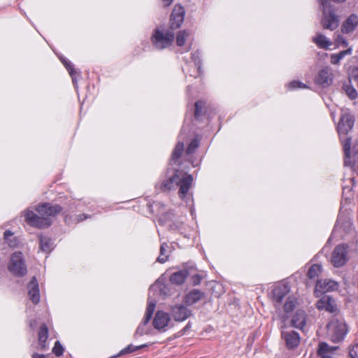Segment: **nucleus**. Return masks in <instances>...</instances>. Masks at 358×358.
<instances>
[{
	"label": "nucleus",
	"mask_w": 358,
	"mask_h": 358,
	"mask_svg": "<svg viewBox=\"0 0 358 358\" xmlns=\"http://www.w3.org/2000/svg\"><path fill=\"white\" fill-rule=\"evenodd\" d=\"M31 358H46V357L43 355H40L38 353H34L31 356Z\"/></svg>",
	"instance_id": "nucleus-50"
},
{
	"label": "nucleus",
	"mask_w": 358,
	"mask_h": 358,
	"mask_svg": "<svg viewBox=\"0 0 358 358\" xmlns=\"http://www.w3.org/2000/svg\"><path fill=\"white\" fill-rule=\"evenodd\" d=\"M281 317L283 320H285L287 318V317L285 315H282Z\"/></svg>",
	"instance_id": "nucleus-53"
},
{
	"label": "nucleus",
	"mask_w": 358,
	"mask_h": 358,
	"mask_svg": "<svg viewBox=\"0 0 358 358\" xmlns=\"http://www.w3.org/2000/svg\"><path fill=\"white\" fill-rule=\"evenodd\" d=\"M347 191H348V192H350V189L349 188H348V187H344V188H343V197L345 198V199H346V200H347V199H350V197H348V196H345V195H346V192H347Z\"/></svg>",
	"instance_id": "nucleus-51"
},
{
	"label": "nucleus",
	"mask_w": 358,
	"mask_h": 358,
	"mask_svg": "<svg viewBox=\"0 0 358 358\" xmlns=\"http://www.w3.org/2000/svg\"><path fill=\"white\" fill-rule=\"evenodd\" d=\"M338 287V282L334 280L329 279L320 280L316 283L315 294L317 297H319L324 293L337 290Z\"/></svg>",
	"instance_id": "nucleus-15"
},
{
	"label": "nucleus",
	"mask_w": 358,
	"mask_h": 358,
	"mask_svg": "<svg viewBox=\"0 0 358 358\" xmlns=\"http://www.w3.org/2000/svg\"><path fill=\"white\" fill-rule=\"evenodd\" d=\"M187 275V271L185 269L178 271L172 273L169 280L173 284L181 285L185 282Z\"/></svg>",
	"instance_id": "nucleus-28"
},
{
	"label": "nucleus",
	"mask_w": 358,
	"mask_h": 358,
	"mask_svg": "<svg viewBox=\"0 0 358 358\" xmlns=\"http://www.w3.org/2000/svg\"><path fill=\"white\" fill-rule=\"evenodd\" d=\"M347 249V245L342 244L337 245L334 250L331 257V262L335 267H341L346 263L348 260Z\"/></svg>",
	"instance_id": "nucleus-14"
},
{
	"label": "nucleus",
	"mask_w": 358,
	"mask_h": 358,
	"mask_svg": "<svg viewBox=\"0 0 358 358\" xmlns=\"http://www.w3.org/2000/svg\"><path fill=\"white\" fill-rule=\"evenodd\" d=\"M159 222L171 230H181L183 227V221L176 218L172 212L162 214Z\"/></svg>",
	"instance_id": "nucleus-13"
},
{
	"label": "nucleus",
	"mask_w": 358,
	"mask_h": 358,
	"mask_svg": "<svg viewBox=\"0 0 358 358\" xmlns=\"http://www.w3.org/2000/svg\"><path fill=\"white\" fill-rule=\"evenodd\" d=\"M184 150V143L178 142L172 153L171 161L176 162L181 156Z\"/></svg>",
	"instance_id": "nucleus-35"
},
{
	"label": "nucleus",
	"mask_w": 358,
	"mask_h": 358,
	"mask_svg": "<svg viewBox=\"0 0 358 358\" xmlns=\"http://www.w3.org/2000/svg\"><path fill=\"white\" fill-rule=\"evenodd\" d=\"M28 289V296L29 299L34 303L36 304L40 301V293L38 284L35 277H34L27 286Z\"/></svg>",
	"instance_id": "nucleus-20"
},
{
	"label": "nucleus",
	"mask_w": 358,
	"mask_h": 358,
	"mask_svg": "<svg viewBox=\"0 0 358 358\" xmlns=\"http://www.w3.org/2000/svg\"><path fill=\"white\" fill-rule=\"evenodd\" d=\"M38 336L39 348L41 350H43L46 348L45 343L48 337V329L46 325L43 324L41 327Z\"/></svg>",
	"instance_id": "nucleus-29"
},
{
	"label": "nucleus",
	"mask_w": 358,
	"mask_h": 358,
	"mask_svg": "<svg viewBox=\"0 0 358 358\" xmlns=\"http://www.w3.org/2000/svg\"><path fill=\"white\" fill-rule=\"evenodd\" d=\"M61 62L68 70L70 76H71L73 83L74 85H76V78L78 76V73L75 71L73 66L67 59L61 58Z\"/></svg>",
	"instance_id": "nucleus-33"
},
{
	"label": "nucleus",
	"mask_w": 358,
	"mask_h": 358,
	"mask_svg": "<svg viewBox=\"0 0 358 358\" xmlns=\"http://www.w3.org/2000/svg\"><path fill=\"white\" fill-rule=\"evenodd\" d=\"M289 292V287L285 283L275 285L271 291V299L275 308L279 311V315H280V309L283 303V300L288 295Z\"/></svg>",
	"instance_id": "nucleus-8"
},
{
	"label": "nucleus",
	"mask_w": 358,
	"mask_h": 358,
	"mask_svg": "<svg viewBox=\"0 0 358 358\" xmlns=\"http://www.w3.org/2000/svg\"><path fill=\"white\" fill-rule=\"evenodd\" d=\"M172 316L176 321L185 320L191 315V311L182 305H176L172 308Z\"/></svg>",
	"instance_id": "nucleus-19"
},
{
	"label": "nucleus",
	"mask_w": 358,
	"mask_h": 358,
	"mask_svg": "<svg viewBox=\"0 0 358 358\" xmlns=\"http://www.w3.org/2000/svg\"><path fill=\"white\" fill-rule=\"evenodd\" d=\"M327 336L334 343H339L343 341L348 329L346 323L342 317H334L327 326Z\"/></svg>",
	"instance_id": "nucleus-4"
},
{
	"label": "nucleus",
	"mask_w": 358,
	"mask_h": 358,
	"mask_svg": "<svg viewBox=\"0 0 358 358\" xmlns=\"http://www.w3.org/2000/svg\"><path fill=\"white\" fill-rule=\"evenodd\" d=\"M322 266L319 264H313L308 271V276L309 278H314L321 273Z\"/></svg>",
	"instance_id": "nucleus-37"
},
{
	"label": "nucleus",
	"mask_w": 358,
	"mask_h": 358,
	"mask_svg": "<svg viewBox=\"0 0 358 358\" xmlns=\"http://www.w3.org/2000/svg\"><path fill=\"white\" fill-rule=\"evenodd\" d=\"M354 117L348 111L342 109L341 120L338 122L337 130L340 136L341 141L345 140L346 134L350 131L354 125Z\"/></svg>",
	"instance_id": "nucleus-9"
},
{
	"label": "nucleus",
	"mask_w": 358,
	"mask_h": 358,
	"mask_svg": "<svg viewBox=\"0 0 358 358\" xmlns=\"http://www.w3.org/2000/svg\"><path fill=\"white\" fill-rule=\"evenodd\" d=\"M193 34L188 30H180L178 32L176 36V42L178 47H179L182 52H189L193 43Z\"/></svg>",
	"instance_id": "nucleus-11"
},
{
	"label": "nucleus",
	"mask_w": 358,
	"mask_h": 358,
	"mask_svg": "<svg viewBox=\"0 0 358 358\" xmlns=\"http://www.w3.org/2000/svg\"><path fill=\"white\" fill-rule=\"evenodd\" d=\"M342 89L350 99H355L357 98V92L352 85L350 80L343 84Z\"/></svg>",
	"instance_id": "nucleus-31"
},
{
	"label": "nucleus",
	"mask_w": 358,
	"mask_h": 358,
	"mask_svg": "<svg viewBox=\"0 0 358 358\" xmlns=\"http://www.w3.org/2000/svg\"><path fill=\"white\" fill-rule=\"evenodd\" d=\"M341 141L345 152L344 164L352 167L358 162V140L352 142L350 138H347Z\"/></svg>",
	"instance_id": "nucleus-6"
},
{
	"label": "nucleus",
	"mask_w": 358,
	"mask_h": 358,
	"mask_svg": "<svg viewBox=\"0 0 358 358\" xmlns=\"http://www.w3.org/2000/svg\"><path fill=\"white\" fill-rule=\"evenodd\" d=\"M203 297V293L198 289H193L185 296V303L192 305Z\"/></svg>",
	"instance_id": "nucleus-27"
},
{
	"label": "nucleus",
	"mask_w": 358,
	"mask_h": 358,
	"mask_svg": "<svg viewBox=\"0 0 358 358\" xmlns=\"http://www.w3.org/2000/svg\"><path fill=\"white\" fill-rule=\"evenodd\" d=\"M323 11L322 24L324 29L334 30L338 26V18L330 7L329 0H318Z\"/></svg>",
	"instance_id": "nucleus-5"
},
{
	"label": "nucleus",
	"mask_w": 358,
	"mask_h": 358,
	"mask_svg": "<svg viewBox=\"0 0 358 358\" xmlns=\"http://www.w3.org/2000/svg\"><path fill=\"white\" fill-rule=\"evenodd\" d=\"M145 346H146V345H138V346H134L133 345H129L127 348H124V349H122L118 355L120 356V355H125V354L134 352L136 350H137L138 349H141V348H143Z\"/></svg>",
	"instance_id": "nucleus-38"
},
{
	"label": "nucleus",
	"mask_w": 358,
	"mask_h": 358,
	"mask_svg": "<svg viewBox=\"0 0 358 358\" xmlns=\"http://www.w3.org/2000/svg\"><path fill=\"white\" fill-rule=\"evenodd\" d=\"M204 106V102L202 101H199L195 103V111H194V115L196 118H198L201 113V110Z\"/></svg>",
	"instance_id": "nucleus-42"
},
{
	"label": "nucleus",
	"mask_w": 358,
	"mask_h": 358,
	"mask_svg": "<svg viewBox=\"0 0 358 358\" xmlns=\"http://www.w3.org/2000/svg\"><path fill=\"white\" fill-rule=\"evenodd\" d=\"M52 352L57 357L61 356L63 354L64 348L59 341L55 342V346L52 348Z\"/></svg>",
	"instance_id": "nucleus-41"
},
{
	"label": "nucleus",
	"mask_w": 358,
	"mask_h": 358,
	"mask_svg": "<svg viewBox=\"0 0 358 358\" xmlns=\"http://www.w3.org/2000/svg\"><path fill=\"white\" fill-rule=\"evenodd\" d=\"M201 52L197 50L192 54V59L193 62L194 72L191 73L189 70V67L191 66L190 64H187L185 67H183V71L185 73H189L190 76L196 77L200 73L201 69V60H200Z\"/></svg>",
	"instance_id": "nucleus-21"
},
{
	"label": "nucleus",
	"mask_w": 358,
	"mask_h": 358,
	"mask_svg": "<svg viewBox=\"0 0 358 358\" xmlns=\"http://www.w3.org/2000/svg\"><path fill=\"white\" fill-rule=\"evenodd\" d=\"M334 75L333 69L329 66L322 67L317 74L315 83L322 87H328L333 83Z\"/></svg>",
	"instance_id": "nucleus-12"
},
{
	"label": "nucleus",
	"mask_w": 358,
	"mask_h": 358,
	"mask_svg": "<svg viewBox=\"0 0 358 358\" xmlns=\"http://www.w3.org/2000/svg\"><path fill=\"white\" fill-rule=\"evenodd\" d=\"M185 17V10L181 6L176 5L171 15V28L178 29L182 24Z\"/></svg>",
	"instance_id": "nucleus-17"
},
{
	"label": "nucleus",
	"mask_w": 358,
	"mask_h": 358,
	"mask_svg": "<svg viewBox=\"0 0 358 358\" xmlns=\"http://www.w3.org/2000/svg\"><path fill=\"white\" fill-rule=\"evenodd\" d=\"M201 278L199 275H195L193 276V283L196 285L200 283Z\"/></svg>",
	"instance_id": "nucleus-47"
},
{
	"label": "nucleus",
	"mask_w": 358,
	"mask_h": 358,
	"mask_svg": "<svg viewBox=\"0 0 358 358\" xmlns=\"http://www.w3.org/2000/svg\"><path fill=\"white\" fill-rule=\"evenodd\" d=\"M306 322V315L302 310H296L291 320L292 325L299 329H302L304 327Z\"/></svg>",
	"instance_id": "nucleus-24"
},
{
	"label": "nucleus",
	"mask_w": 358,
	"mask_h": 358,
	"mask_svg": "<svg viewBox=\"0 0 358 358\" xmlns=\"http://www.w3.org/2000/svg\"><path fill=\"white\" fill-rule=\"evenodd\" d=\"M170 252L169 246L166 243H162L160 246V253L157 258V261L160 263L166 262L169 259Z\"/></svg>",
	"instance_id": "nucleus-32"
},
{
	"label": "nucleus",
	"mask_w": 358,
	"mask_h": 358,
	"mask_svg": "<svg viewBox=\"0 0 358 358\" xmlns=\"http://www.w3.org/2000/svg\"><path fill=\"white\" fill-rule=\"evenodd\" d=\"M335 41L338 45H342L346 47L348 45L347 41L341 35H337L335 38Z\"/></svg>",
	"instance_id": "nucleus-45"
},
{
	"label": "nucleus",
	"mask_w": 358,
	"mask_h": 358,
	"mask_svg": "<svg viewBox=\"0 0 358 358\" xmlns=\"http://www.w3.org/2000/svg\"><path fill=\"white\" fill-rule=\"evenodd\" d=\"M288 87L289 89L306 88L307 86L303 83H301L297 80H293L288 84Z\"/></svg>",
	"instance_id": "nucleus-43"
},
{
	"label": "nucleus",
	"mask_w": 358,
	"mask_h": 358,
	"mask_svg": "<svg viewBox=\"0 0 358 358\" xmlns=\"http://www.w3.org/2000/svg\"><path fill=\"white\" fill-rule=\"evenodd\" d=\"M350 223L348 221H345V217L343 215V212L341 210L338 214V217L336 221V227H345L349 226Z\"/></svg>",
	"instance_id": "nucleus-39"
},
{
	"label": "nucleus",
	"mask_w": 358,
	"mask_h": 358,
	"mask_svg": "<svg viewBox=\"0 0 358 358\" xmlns=\"http://www.w3.org/2000/svg\"><path fill=\"white\" fill-rule=\"evenodd\" d=\"M334 1H336V2H344L346 0H334Z\"/></svg>",
	"instance_id": "nucleus-54"
},
{
	"label": "nucleus",
	"mask_w": 358,
	"mask_h": 358,
	"mask_svg": "<svg viewBox=\"0 0 358 358\" xmlns=\"http://www.w3.org/2000/svg\"><path fill=\"white\" fill-rule=\"evenodd\" d=\"M13 232H11L10 230H6L4 234H3V236H4V238L5 239H8V238L9 236H11L13 235Z\"/></svg>",
	"instance_id": "nucleus-49"
},
{
	"label": "nucleus",
	"mask_w": 358,
	"mask_h": 358,
	"mask_svg": "<svg viewBox=\"0 0 358 358\" xmlns=\"http://www.w3.org/2000/svg\"><path fill=\"white\" fill-rule=\"evenodd\" d=\"M358 25V16L355 14L350 15L342 25V31L343 33H350Z\"/></svg>",
	"instance_id": "nucleus-25"
},
{
	"label": "nucleus",
	"mask_w": 358,
	"mask_h": 358,
	"mask_svg": "<svg viewBox=\"0 0 358 358\" xmlns=\"http://www.w3.org/2000/svg\"><path fill=\"white\" fill-rule=\"evenodd\" d=\"M296 300L293 296H288L283 305V310L285 313L291 312L296 306Z\"/></svg>",
	"instance_id": "nucleus-36"
},
{
	"label": "nucleus",
	"mask_w": 358,
	"mask_h": 358,
	"mask_svg": "<svg viewBox=\"0 0 358 358\" xmlns=\"http://www.w3.org/2000/svg\"><path fill=\"white\" fill-rule=\"evenodd\" d=\"M53 243L48 237H40V249L41 250L49 253L52 249Z\"/></svg>",
	"instance_id": "nucleus-34"
},
{
	"label": "nucleus",
	"mask_w": 358,
	"mask_h": 358,
	"mask_svg": "<svg viewBox=\"0 0 358 358\" xmlns=\"http://www.w3.org/2000/svg\"><path fill=\"white\" fill-rule=\"evenodd\" d=\"M198 147H199V141H198V140L197 139H194L189 144V145H188V147L187 148V150H186V153L187 155H191L192 153H193L196 150V148Z\"/></svg>",
	"instance_id": "nucleus-40"
},
{
	"label": "nucleus",
	"mask_w": 358,
	"mask_h": 358,
	"mask_svg": "<svg viewBox=\"0 0 358 358\" xmlns=\"http://www.w3.org/2000/svg\"><path fill=\"white\" fill-rule=\"evenodd\" d=\"M282 336L284 338L286 345L289 348H294L299 343V335L294 331H283L282 332Z\"/></svg>",
	"instance_id": "nucleus-22"
},
{
	"label": "nucleus",
	"mask_w": 358,
	"mask_h": 358,
	"mask_svg": "<svg viewBox=\"0 0 358 358\" xmlns=\"http://www.w3.org/2000/svg\"><path fill=\"white\" fill-rule=\"evenodd\" d=\"M35 210L38 214H36L30 208L24 210L25 222L31 227L42 229L51 225V217L60 213L62 208L58 205L45 203L38 206Z\"/></svg>",
	"instance_id": "nucleus-1"
},
{
	"label": "nucleus",
	"mask_w": 358,
	"mask_h": 358,
	"mask_svg": "<svg viewBox=\"0 0 358 358\" xmlns=\"http://www.w3.org/2000/svg\"><path fill=\"white\" fill-rule=\"evenodd\" d=\"M155 306H156V303L155 301H149L148 302V306L146 308L145 317L143 320V321L141 322V323L138 325V327L135 332V334H134L135 337L141 336L144 334H150V327H148V322H149L150 320L151 319L152 314L155 311Z\"/></svg>",
	"instance_id": "nucleus-10"
},
{
	"label": "nucleus",
	"mask_w": 358,
	"mask_h": 358,
	"mask_svg": "<svg viewBox=\"0 0 358 358\" xmlns=\"http://www.w3.org/2000/svg\"><path fill=\"white\" fill-rule=\"evenodd\" d=\"M350 78H352L355 82L358 87V68L352 71Z\"/></svg>",
	"instance_id": "nucleus-46"
},
{
	"label": "nucleus",
	"mask_w": 358,
	"mask_h": 358,
	"mask_svg": "<svg viewBox=\"0 0 358 358\" xmlns=\"http://www.w3.org/2000/svg\"><path fill=\"white\" fill-rule=\"evenodd\" d=\"M175 35L172 30L159 27L153 31L150 41L155 49L161 50L171 47Z\"/></svg>",
	"instance_id": "nucleus-3"
},
{
	"label": "nucleus",
	"mask_w": 358,
	"mask_h": 358,
	"mask_svg": "<svg viewBox=\"0 0 358 358\" xmlns=\"http://www.w3.org/2000/svg\"><path fill=\"white\" fill-rule=\"evenodd\" d=\"M170 321V317L168 313L163 311H157L154 320L153 326L158 330L164 329Z\"/></svg>",
	"instance_id": "nucleus-18"
},
{
	"label": "nucleus",
	"mask_w": 358,
	"mask_h": 358,
	"mask_svg": "<svg viewBox=\"0 0 358 358\" xmlns=\"http://www.w3.org/2000/svg\"><path fill=\"white\" fill-rule=\"evenodd\" d=\"M313 41L322 49L327 50L332 45L331 41L322 34H317L313 38Z\"/></svg>",
	"instance_id": "nucleus-26"
},
{
	"label": "nucleus",
	"mask_w": 358,
	"mask_h": 358,
	"mask_svg": "<svg viewBox=\"0 0 358 358\" xmlns=\"http://www.w3.org/2000/svg\"><path fill=\"white\" fill-rule=\"evenodd\" d=\"M349 356L350 358H358V343L350 348Z\"/></svg>",
	"instance_id": "nucleus-44"
},
{
	"label": "nucleus",
	"mask_w": 358,
	"mask_h": 358,
	"mask_svg": "<svg viewBox=\"0 0 358 358\" xmlns=\"http://www.w3.org/2000/svg\"><path fill=\"white\" fill-rule=\"evenodd\" d=\"M352 54V48H350L345 50L341 51L337 54H333L330 56V62L334 65L339 64L341 59H343L346 55Z\"/></svg>",
	"instance_id": "nucleus-30"
},
{
	"label": "nucleus",
	"mask_w": 358,
	"mask_h": 358,
	"mask_svg": "<svg viewBox=\"0 0 358 358\" xmlns=\"http://www.w3.org/2000/svg\"><path fill=\"white\" fill-rule=\"evenodd\" d=\"M173 0H162L164 6H169V5H171L172 3Z\"/></svg>",
	"instance_id": "nucleus-52"
},
{
	"label": "nucleus",
	"mask_w": 358,
	"mask_h": 358,
	"mask_svg": "<svg viewBox=\"0 0 358 358\" xmlns=\"http://www.w3.org/2000/svg\"><path fill=\"white\" fill-rule=\"evenodd\" d=\"M193 182V177L187 173L180 170H176L175 173L169 176L161 184V189L164 191L170 190L179 187V197L188 203L192 201V194L189 192Z\"/></svg>",
	"instance_id": "nucleus-2"
},
{
	"label": "nucleus",
	"mask_w": 358,
	"mask_h": 358,
	"mask_svg": "<svg viewBox=\"0 0 358 358\" xmlns=\"http://www.w3.org/2000/svg\"><path fill=\"white\" fill-rule=\"evenodd\" d=\"M87 218V215L83 214L77 216V222H80Z\"/></svg>",
	"instance_id": "nucleus-48"
},
{
	"label": "nucleus",
	"mask_w": 358,
	"mask_h": 358,
	"mask_svg": "<svg viewBox=\"0 0 358 358\" xmlns=\"http://www.w3.org/2000/svg\"><path fill=\"white\" fill-rule=\"evenodd\" d=\"M156 292V294H158L162 296H166L169 295V290L168 287L162 281L157 280L150 288L149 290V297H150L151 292ZM155 294H153V296H155Z\"/></svg>",
	"instance_id": "nucleus-23"
},
{
	"label": "nucleus",
	"mask_w": 358,
	"mask_h": 358,
	"mask_svg": "<svg viewBox=\"0 0 358 358\" xmlns=\"http://www.w3.org/2000/svg\"><path fill=\"white\" fill-rule=\"evenodd\" d=\"M316 306L320 310H326L333 313L337 310L335 301L329 296H323L316 303Z\"/></svg>",
	"instance_id": "nucleus-16"
},
{
	"label": "nucleus",
	"mask_w": 358,
	"mask_h": 358,
	"mask_svg": "<svg viewBox=\"0 0 358 358\" xmlns=\"http://www.w3.org/2000/svg\"><path fill=\"white\" fill-rule=\"evenodd\" d=\"M8 271L15 276H24L27 272V265L21 252H13L10 258Z\"/></svg>",
	"instance_id": "nucleus-7"
}]
</instances>
